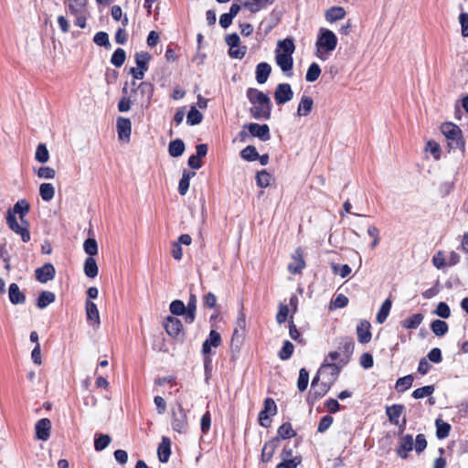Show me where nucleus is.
<instances>
[{"instance_id": "nucleus-1", "label": "nucleus", "mask_w": 468, "mask_h": 468, "mask_svg": "<svg viewBox=\"0 0 468 468\" xmlns=\"http://www.w3.org/2000/svg\"><path fill=\"white\" fill-rule=\"evenodd\" d=\"M246 96L251 103L250 114L252 118L257 120H269L271 118L272 104L266 93L255 88H249Z\"/></svg>"}, {"instance_id": "nucleus-2", "label": "nucleus", "mask_w": 468, "mask_h": 468, "mask_svg": "<svg viewBox=\"0 0 468 468\" xmlns=\"http://www.w3.org/2000/svg\"><path fill=\"white\" fill-rule=\"evenodd\" d=\"M327 367H330L332 369V378L329 380V382H322L320 385L315 387L314 389L311 388V390L308 393L307 396V402L309 405L313 406L318 399H322L324 396L327 394V392L330 390L333 383L337 379L339 372H340V367H338L336 364L333 363H323L322 369H325Z\"/></svg>"}, {"instance_id": "nucleus-3", "label": "nucleus", "mask_w": 468, "mask_h": 468, "mask_svg": "<svg viewBox=\"0 0 468 468\" xmlns=\"http://www.w3.org/2000/svg\"><path fill=\"white\" fill-rule=\"evenodd\" d=\"M442 134L448 139V145L452 149L464 150L465 143L461 128L453 122H443L441 126Z\"/></svg>"}, {"instance_id": "nucleus-4", "label": "nucleus", "mask_w": 468, "mask_h": 468, "mask_svg": "<svg viewBox=\"0 0 468 468\" xmlns=\"http://www.w3.org/2000/svg\"><path fill=\"white\" fill-rule=\"evenodd\" d=\"M172 420L171 425L175 431L178 433H186L188 429V420L186 410L179 402L176 408L171 410Z\"/></svg>"}, {"instance_id": "nucleus-5", "label": "nucleus", "mask_w": 468, "mask_h": 468, "mask_svg": "<svg viewBox=\"0 0 468 468\" xmlns=\"http://www.w3.org/2000/svg\"><path fill=\"white\" fill-rule=\"evenodd\" d=\"M337 46V37L335 33L327 28H321L316 41L317 50L329 53Z\"/></svg>"}, {"instance_id": "nucleus-6", "label": "nucleus", "mask_w": 468, "mask_h": 468, "mask_svg": "<svg viewBox=\"0 0 468 468\" xmlns=\"http://www.w3.org/2000/svg\"><path fill=\"white\" fill-rule=\"evenodd\" d=\"M277 405L272 398H266L263 401V410L259 413V424L269 428L271 424V417L277 414Z\"/></svg>"}, {"instance_id": "nucleus-7", "label": "nucleus", "mask_w": 468, "mask_h": 468, "mask_svg": "<svg viewBox=\"0 0 468 468\" xmlns=\"http://www.w3.org/2000/svg\"><path fill=\"white\" fill-rule=\"evenodd\" d=\"M222 344V338L218 332L211 330L208 337L204 341L202 345V355L204 356V363L207 367L211 362L210 354L212 347H218Z\"/></svg>"}, {"instance_id": "nucleus-8", "label": "nucleus", "mask_w": 468, "mask_h": 468, "mask_svg": "<svg viewBox=\"0 0 468 468\" xmlns=\"http://www.w3.org/2000/svg\"><path fill=\"white\" fill-rule=\"evenodd\" d=\"M164 327L169 336L174 339L183 340L185 336L182 322L175 316H167L164 322Z\"/></svg>"}, {"instance_id": "nucleus-9", "label": "nucleus", "mask_w": 468, "mask_h": 468, "mask_svg": "<svg viewBox=\"0 0 468 468\" xmlns=\"http://www.w3.org/2000/svg\"><path fill=\"white\" fill-rule=\"evenodd\" d=\"M6 223L10 229L21 236V239L24 242H28L30 240L31 237L28 230L27 220L24 219V222H22L23 226H21L18 224L16 216L8 212L6 217Z\"/></svg>"}, {"instance_id": "nucleus-10", "label": "nucleus", "mask_w": 468, "mask_h": 468, "mask_svg": "<svg viewBox=\"0 0 468 468\" xmlns=\"http://www.w3.org/2000/svg\"><path fill=\"white\" fill-rule=\"evenodd\" d=\"M305 267L303 250L298 247L292 254V261L288 264V271L293 275L301 274Z\"/></svg>"}, {"instance_id": "nucleus-11", "label": "nucleus", "mask_w": 468, "mask_h": 468, "mask_svg": "<svg viewBox=\"0 0 468 468\" xmlns=\"http://www.w3.org/2000/svg\"><path fill=\"white\" fill-rule=\"evenodd\" d=\"M273 96L277 105H283L293 98V90L289 83H280Z\"/></svg>"}, {"instance_id": "nucleus-12", "label": "nucleus", "mask_w": 468, "mask_h": 468, "mask_svg": "<svg viewBox=\"0 0 468 468\" xmlns=\"http://www.w3.org/2000/svg\"><path fill=\"white\" fill-rule=\"evenodd\" d=\"M51 427V421L48 418L37 420L35 424L36 438L43 441H48L50 437Z\"/></svg>"}, {"instance_id": "nucleus-13", "label": "nucleus", "mask_w": 468, "mask_h": 468, "mask_svg": "<svg viewBox=\"0 0 468 468\" xmlns=\"http://www.w3.org/2000/svg\"><path fill=\"white\" fill-rule=\"evenodd\" d=\"M118 138L129 142L132 133V122L129 118L118 117L116 121Z\"/></svg>"}, {"instance_id": "nucleus-14", "label": "nucleus", "mask_w": 468, "mask_h": 468, "mask_svg": "<svg viewBox=\"0 0 468 468\" xmlns=\"http://www.w3.org/2000/svg\"><path fill=\"white\" fill-rule=\"evenodd\" d=\"M245 128L249 130L250 133L252 136L258 137L260 140L263 142H266L271 138L270 128L268 124H259L251 122L250 124L245 125Z\"/></svg>"}, {"instance_id": "nucleus-15", "label": "nucleus", "mask_w": 468, "mask_h": 468, "mask_svg": "<svg viewBox=\"0 0 468 468\" xmlns=\"http://www.w3.org/2000/svg\"><path fill=\"white\" fill-rule=\"evenodd\" d=\"M279 447V439L271 438L267 441L261 450V461L262 463H270L272 460V457Z\"/></svg>"}, {"instance_id": "nucleus-16", "label": "nucleus", "mask_w": 468, "mask_h": 468, "mask_svg": "<svg viewBox=\"0 0 468 468\" xmlns=\"http://www.w3.org/2000/svg\"><path fill=\"white\" fill-rule=\"evenodd\" d=\"M55 274L56 270L51 263H45L42 267L37 268L35 271L36 279L41 283H46L48 281L53 280Z\"/></svg>"}, {"instance_id": "nucleus-17", "label": "nucleus", "mask_w": 468, "mask_h": 468, "mask_svg": "<svg viewBox=\"0 0 468 468\" xmlns=\"http://www.w3.org/2000/svg\"><path fill=\"white\" fill-rule=\"evenodd\" d=\"M197 154L191 155L188 158V165L192 169H199L202 166L201 159L205 157L207 154V145L205 144H200L196 146Z\"/></svg>"}, {"instance_id": "nucleus-18", "label": "nucleus", "mask_w": 468, "mask_h": 468, "mask_svg": "<svg viewBox=\"0 0 468 468\" xmlns=\"http://www.w3.org/2000/svg\"><path fill=\"white\" fill-rule=\"evenodd\" d=\"M275 60L280 69L284 72H290L287 76H292V69L293 67V58L292 56H288L286 54H280V50L276 49L275 51Z\"/></svg>"}, {"instance_id": "nucleus-19", "label": "nucleus", "mask_w": 468, "mask_h": 468, "mask_svg": "<svg viewBox=\"0 0 468 468\" xmlns=\"http://www.w3.org/2000/svg\"><path fill=\"white\" fill-rule=\"evenodd\" d=\"M371 324L367 320H362L356 326L357 340L361 344H367L370 342L372 338Z\"/></svg>"}, {"instance_id": "nucleus-20", "label": "nucleus", "mask_w": 468, "mask_h": 468, "mask_svg": "<svg viewBox=\"0 0 468 468\" xmlns=\"http://www.w3.org/2000/svg\"><path fill=\"white\" fill-rule=\"evenodd\" d=\"M413 449V437L410 434H406L403 436L397 448L398 455L402 459H407L409 457V452Z\"/></svg>"}, {"instance_id": "nucleus-21", "label": "nucleus", "mask_w": 468, "mask_h": 468, "mask_svg": "<svg viewBox=\"0 0 468 468\" xmlns=\"http://www.w3.org/2000/svg\"><path fill=\"white\" fill-rule=\"evenodd\" d=\"M157 455L161 463L168 462L171 455V441L168 437L162 438V441L157 448Z\"/></svg>"}, {"instance_id": "nucleus-22", "label": "nucleus", "mask_w": 468, "mask_h": 468, "mask_svg": "<svg viewBox=\"0 0 468 468\" xmlns=\"http://www.w3.org/2000/svg\"><path fill=\"white\" fill-rule=\"evenodd\" d=\"M85 310L87 320L90 322L92 325L99 326L101 320L97 305L93 302L87 300L85 303Z\"/></svg>"}, {"instance_id": "nucleus-23", "label": "nucleus", "mask_w": 468, "mask_h": 468, "mask_svg": "<svg viewBox=\"0 0 468 468\" xmlns=\"http://www.w3.org/2000/svg\"><path fill=\"white\" fill-rule=\"evenodd\" d=\"M405 410V407L402 404H393L386 407V414L388 420L394 424L399 425V419Z\"/></svg>"}, {"instance_id": "nucleus-24", "label": "nucleus", "mask_w": 468, "mask_h": 468, "mask_svg": "<svg viewBox=\"0 0 468 468\" xmlns=\"http://www.w3.org/2000/svg\"><path fill=\"white\" fill-rule=\"evenodd\" d=\"M271 72V67L267 62H261L256 66V80L259 84H263L267 81Z\"/></svg>"}, {"instance_id": "nucleus-25", "label": "nucleus", "mask_w": 468, "mask_h": 468, "mask_svg": "<svg viewBox=\"0 0 468 468\" xmlns=\"http://www.w3.org/2000/svg\"><path fill=\"white\" fill-rule=\"evenodd\" d=\"M9 300L13 304H22L26 302V295L20 291L16 283H11L8 289Z\"/></svg>"}, {"instance_id": "nucleus-26", "label": "nucleus", "mask_w": 468, "mask_h": 468, "mask_svg": "<svg viewBox=\"0 0 468 468\" xmlns=\"http://www.w3.org/2000/svg\"><path fill=\"white\" fill-rule=\"evenodd\" d=\"M314 107V100L310 96L303 95L301 98L297 108L298 116H307L311 113Z\"/></svg>"}, {"instance_id": "nucleus-27", "label": "nucleus", "mask_w": 468, "mask_h": 468, "mask_svg": "<svg viewBox=\"0 0 468 468\" xmlns=\"http://www.w3.org/2000/svg\"><path fill=\"white\" fill-rule=\"evenodd\" d=\"M346 13L344 7L342 6H332L325 12V19L326 21L333 23L335 21L343 19L346 16Z\"/></svg>"}, {"instance_id": "nucleus-28", "label": "nucleus", "mask_w": 468, "mask_h": 468, "mask_svg": "<svg viewBox=\"0 0 468 468\" xmlns=\"http://www.w3.org/2000/svg\"><path fill=\"white\" fill-rule=\"evenodd\" d=\"M296 436V431L292 429V426L290 422L282 423L277 430V436L274 438H278L279 441L291 439Z\"/></svg>"}, {"instance_id": "nucleus-29", "label": "nucleus", "mask_w": 468, "mask_h": 468, "mask_svg": "<svg viewBox=\"0 0 468 468\" xmlns=\"http://www.w3.org/2000/svg\"><path fill=\"white\" fill-rule=\"evenodd\" d=\"M196 310H197V297L194 293H191L189 296L187 306H186V321L187 323L192 324L195 321Z\"/></svg>"}, {"instance_id": "nucleus-30", "label": "nucleus", "mask_w": 468, "mask_h": 468, "mask_svg": "<svg viewBox=\"0 0 468 468\" xmlns=\"http://www.w3.org/2000/svg\"><path fill=\"white\" fill-rule=\"evenodd\" d=\"M195 175H196L195 172L184 170L182 178L180 179L179 184H178V193L181 196H185L187 193V191L189 189V186H190V179L193 176H195Z\"/></svg>"}, {"instance_id": "nucleus-31", "label": "nucleus", "mask_w": 468, "mask_h": 468, "mask_svg": "<svg viewBox=\"0 0 468 468\" xmlns=\"http://www.w3.org/2000/svg\"><path fill=\"white\" fill-rule=\"evenodd\" d=\"M185 144L181 139H175L169 143L168 153L172 157H179L185 151Z\"/></svg>"}, {"instance_id": "nucleus-32", "label": "nucleus", "mask_w": 468, "mask_h": 468, "mask_svg": "<svg viewBox=\"0 0 468 468\" xmlns=\"http://www.w3.org/2000/svg\"><path fill=\"white\" fill-rule=\"evenodd\" d=\"M55 299H56V296H55L54 292H49V291H43L40 292V294L38 295V297L37 299V306L39 309H44L48 304L55 302Z\"/></svg>"}, {"instance_id": "nucleus-33", "label": "nucleus", "mask_w": 468, "mask_h": 468, "mask_svg": "<svg viewBox=\"0 0 468 468\" xmlns=\"http://www.w3.org/2000/svg\"><path fill=\"white\" fill-rule=\"evenodd\" d=\"M99 269L93 257H87L84 262V273L89 278H95L98 275Z\"/></svg>"}, {"instance_id": "nucleus-34", "label": "nucleus", "mask_w": 468, "mask_h": 468, "mask_svg": "<svg viewBox=\"0 0 468 468\" xmlns=\"http://www.w3.org/2000/svg\"><path fill=\"white\" fill-rule=\"evenodd\" d=\"M421 314H414L401 322V326L405 329H416L423 321Z\"/></svg>"}, {"instance_id": "nucleus-35", "label": "nucleus", "mask_w": 468, "mask_h": 468, "mask_svg": "<svg viewBox=\"0 0 468 468\" xmlns=\"http://www.w3.org/2000/svg\"><path fill=\"white\" fill-rule=\"evenodd\" d=\"M436 426V437L439 440L445 439L449 436L451 431V425L448 422L441 420V419H437L435 420Z\"/></svg>"}, {"instance_id": "nucleus-36", "label": "nucleus", "mask_w": 468, "mask_h": 468, "mask_svg": "<svg viewBox=\"0 0 468 468\" xmlns=\"http://www.w3.org/2000/svg\"><path fill=\"white\" fill-rule=\"evenodd\" d=\"M134 59L137 68L146 72L148 70V63L152 59V56L147 51L137 52L135 53Z\"/></svg>"}, {"instance_id": "nucleus-37", "label": "nucleus", "mask_w": 468, "mask_h": 468, "mask_svg": "<svg viewBox=\"0 0 468 468\" xmlns=\"http://www.w3.org/2000/svg\"><path fill=\"white\" fill-rule=\"evenodd\" d=\"M280 50V54H286L288 56H292L295 50V45L293 39L291 37H287L283 40H280L278 42V48Z\"/></svg>"}, {"instance_id": "nucleus-38", "label": "nucleus", "mask_w": 468, "mask_h": 468, "mask_svg": "<svg viewBox=\"0 0 468 468\" xmlns=\"http://www.w3.org/2000/svg\"><path fill=\"white\" fill-rule=\"evenodd\" d=\"M432 333L437 336H442L448 332V324L442 320H434L431 324Z\"/></svg>"}, {"instance_id": "nucleus-39", "label": "nucleus", "mask_w": 468, "mask_h": 468, "mask_svg": "<svg viewBox=\"0 0 468 468\" xmlns=\"http://www.w3.org/2000/svg\"><path fill=\"white\" fill-rule=\"evenodd\" d=\"M39 195L44 201H50L55 195V188L50 183H43L39 187Z\"/></svg>"}, {"instance_id": "nucleus-40", "label": "nucleus", "mask_w": 468, "mask_h": 468, "mask_svg": "<svg viewBox=\"0 0 468 468\" xmlns=\"http://www.w3.org/2000/svg\"><path fill=\"white\" fill-rule=\"evenodd\" d=\"M392 305V302L390 299H386L382 303L378 314H377V322L378 324H383L390 312Z\"/></svg>"}, {"instance_id": "nucleus-41", "label": "nucleus", "mask_w": 468, "mask_h": 468, "mask_svg": "<svg viewBox=\"0 0 468 468\" xmlns=\"http://www.w3.org/2000/svg\"><path fill=\"white\" fill-rule=\"evenodd\" d=\"M70 14L85 13L87 0H67Z\"/></svg>"}, {"instance_id": "nucleus-42", "label": "nucleus", "mask_w": 468, "mask_h": 468, "mask_svg": "<svg viewBox=\"0 0 468 468\" xmlns=\"http://www.w3.org/2000/svg\"><path fill=\"white\" fill-rule=\"evenodd\" d=\"M435 390V388L433 385H428V386H424V387H421V388H416L411 396L412 398L416 399H423L425 397H430L433 394Z\"/></svg>"}, {"instance_id": "nucleus-43", "label": "nucleus", "mask_w": 468, "mask_h": 468, "mask_svg": "<svg viewBox=\"0 0 468 468\" xmlns=\"http://www.w3.org/2000/svg\"><path fill=\"white\" fill-rule=\"evenodd\" d=\"M203 120V114L196 108L191 107L186 116V122L189 125L199 124Z\"/></svg>"}, {"instance_id": "nucleus-44", "label": "nucleus", "mask_w": 468, "mask_h": 468, "mask_svg": "<svg viewBox=\"0 0 468 468\" xmlns=\"http://www.w3.org/2000/svg\"><path fill=\"white\" fill-rule=\"evenodd\" d=\"M112 441V438L108 434H99L94 440V449L97 452H101L108 447Z\"/></svg>"}, {"instance_id": "nucleus-45", "label": "nucleus", "mask_w": 468, "mask_h": 468, "mask_svg": "<svg viewBox=\"0 0 468 468\" xmlns=\"http://www.w3.org/2000/svg\"><path fill=\"white\" fill-rule=\"evenodd\" d=\"M126 59V53L124 49L119 48H117L111 58V63L116 68L122 67Z\"/></svg>"}, {"instance_id": "nucleus-46", "label": "nucleus", "mask_w": 468, "mask_h": 468, "mask_svg": "<svg viewBox=\"0 0 468 468\" xmlns=\"http://www.w3.org/2000/svg\"><path fill=\"white\" fill-rule=\"evenodd\" d=\"M413 377L411 375H407L405 377L399 378L396 382V389L398 392H404L408 388L412 386Z\"/></svg>"}, {"instance_id": "nucleus-47", "label": "nucleus", "mask_w": 468, "mask_h": 468, "mask_svg": "<svg viewBox=\"0 0 468 468\" xmlns=\"http://www.w3.org/2000/svg\"><path fill=\"white\" fill-rule=\"evenodd\" d=\"M320 74V66L317 63L314 62L309 66L307 69L305 80L308 82H314L319 78Z\"/></svg>"}, {"instance_id": "nucleus-48", "label": "nucleus", "mask_w": 468, "mask_h": 468, "mask_svg": "<svg viewBox=\"0 0 468 468\" xmlns=\"http://www.w3.org/2000/svg\"><path fill=\"white\" fill-rule=\"evenodd\" d=\"M271 179V175L266 170H261L256 175V183L257 186L265 188L270 186Z\"/></svg>"}, {"instance_id": "nucleus-49", "label": "nucleus", "mask_w": 468, "mask_h": 468, "mask_svg": "<svg viewBox=\"0 0 468 468\" xmlns=\"http://www.w3.org/2000/svg\"><path fill=\"white\" fill-rule=\"evenodd\" d=\"M240 156L242 159L246 161H255L259 157V153L257 152V149L253 145H248L240 152Z\"/></svg>"}, {"instance_id": "nucleus-50", "label": "nucleus", "mask_w": 468, "mask_h": 468, "mask_svg": "<svg viewBox=\"0 0 468 468\" xmlns=\"http://www.w3.org/2000/svg\"><path fill=\"white\" fill-rule=\"evenodd\" d=\"M309 382V372L305 368H301L299 371V377L297 380V388L300 392L306 390Z\"/></svg>"}, {"instance_id": "nucleus-51", "label": "nucleus", "mask_w": 468, "mask_h": 468, "mask_svg": "<svg viewBox=\"0 0 468 468\" xmlns=\"http://www.w3.org/2000/svg\"><path fill=\"white\" fill-rule=\"evenodd\" d=\"M137 90L142 95H145L147 97V102L150 103L154 95V85L151 82L143 81L138 85Z\"/></svg>"}, {"instance_id": "nucleus-52", "label": "nucleus", "mask_w": 468, "mask_h": 468, "mask_svg": "<svg viewBox=\"0 0 468 468\" xmlns=\"http://www.w3.org/2000/svg\"><path fill=\"white\" fill-rule=\"evenodd\" d=\"M293 350H294L293 345L289 340H286L283 342V346L281 348V350L279 351L278 356H279L280 359L287 360L292 356Z\"/></svg>"}, {"instance_id": "nucleus-53", "label": "nucleus", "mask_w": 468, "mask_h": 468, "mask_svg": "<svg viewBox=\"0 0 468 468\" xmlns=\"http://www.w3.org/2000/svg\"><path fill=\"white\" fill-rule=\"evenodd\" d=\"M29 211V204L26 200H20L14 206V212L19 214L21 222H24L26 214Z\"/></svg>"}, {"instance_id": "nucleus-54", "label": "nucleus", "mask_w": 468, "mask_h": 468, "mask_svg": "<svg viewBox=\"0 0 468 468\" xmlns=\"http://www.w3.org/2000/svg\"><path fill=\"white\" fill-rule=\"evenodd\" d=\"M303 461V457L301 455H296L291 460H282L276 465V468H297L299 464H301Z\"/></svg>"}, {"instance_id": "nucleus-55", "label": "nucleus", "mask_w": 468, "mask_h": 468, "mask_svg": "<svg viewBox=\"0 0 468 468\" xmlns=\"http://www.w3.org/2000/svg\"><path fill=\"white\" fill-rule=\"evenodd\" d=\"M83 248L89 257H93L98 253V244L95 239L89 238L84 241Z\"/></svg>"}, {"instance_id": "nucleus-56", "label": "nucleus", "mask_w": 468, "mask_h": 468, "mask_svg": "<svg viewBox=\"0 0 468 468\" xmlns=\"http://www.w3.org/2000/svg\"><path fill=\"white\" fill-rule=\"evenodd\" d=\"M93 41L96 45H98L100 47H104L106 48H111V44L109 41V36L106 32L100 31V32L96 33L93 37Z\"/></svg>"}, {"instance_id": "nucleus-57", "label": "nucleus", "mask_w": 468, "mask_h": 468, "mask_svg": "<svg viewBox=\"0 0 468 468\" xmlns=\"http://www.w3.org/2000/svg\"><path fill=\"white\" fill-rule=\"evenodd\" d=\"M35 157L40 163H46L48 161L49 154L44 144H39L37 145Z\"/></svg>"}, {"instance_id": "nucleus-58", "label": "nucleus", "mask_w": 468, "mask_h": 468, "mask_svg": "<svg viewBox=\"0 0 468 468\" xmlns=\"http://www.w3.org/2000/svg\"><path fill=\"white\" fill-rule=\"evenodd\" d=\"M169 309L174 315H183L186 314V305L181 300H174L170 303Z\"/></svg>"}, {"instance_id": "nucleus-59", "label": "nucleus", "mask_w": 468, "mask_h": 468, "mask_svg": "<svg viewBox=\"0 0 468 468\" xmlns=\"http://www.w3.org/2000/svg\"><path fill=\"white\" fill-rule=\"evenodd\" d=\"M348 298L345 294H337L334 300L331 301L330 309L344 308L348 304Z\"/></svg>"}, {"instance_id": "nucleus-60", "label": "nucleus", "mask_w": 468, "mask_h": 468, "mask_svg": "<svg viewBox=\"0 0 468 468\" xmlns=\"http://www.w3.org/2000/svg\"><path fill=\"white\" fill-rule=\"evenodd\" d=\"M414 449L418 454L421 453L427 447V440L424 434L420 433L416 436Z\"/></svg>"}, {"instance_id": "nucleus-61", "label": "nucleus", "mask_w": 468, "mask_h": 468, "mask_svg": "<svg viewBox=\"0 0 468 468\" xmlns=\"http://www.w3.org/2000/svg\"><path fill=\"white\" fill-rule=\"evenodd\" d=\"M332 270L335 274H339L342 278L347 277L352 271L348 264L339 266L338 264L333 263Z\"/></svg>"}, {"instance_id": "nucleus-62", "label": "nucleus", "mask_w": 468, "mask_h": 468, "mask_svg": "<svg viewBox=\"0 0 468 468\" xmlns=\"http://www.w3.org/2000/svg\"><path fill=\"white\" fill-rule=\"evenodd\" d=\"M333 421H334V419L332 416L324 415V417L321 418V420L318 423L317 431L320 433L324 432L325 431H327L330 428Z\"/></svg>"}, {"instance_id": "nucleus-63", "label": "nucleus", "mask_w": 468, "mask_h": 468, "mask_svg": "<svg viewBox=\"0 0 468 468\" xmlns=\"http://www.w3.org/2000/svg\"><path fill=\"white\" fill-rule=\"evenodd\" d=\"M434 313L441 318H449L451 315V309L444 302H440Z\"/></svg>"}, {"instance_id": "nucleus-64", "label": "nucleus", "mask_w": 468, "mask_h": 468, "mask_svg": "<svg viewBox=\"0 0 468 468\" xmlns=\"http://www.w3.org/2000/svg\"><path fill=\"white\" fill-rule=\"evenodd\" d=\"M459 22L462 28V36L468 37V13H461L459 16Z\"/></svg>"}]
</instances>
